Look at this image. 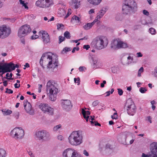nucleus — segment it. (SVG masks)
<instances>
[{
	"instance_id": "e2e57ef3",
	"label": "nucleus",
	"mask_w": 157,
	"mask_h": 157,
	"mask_svg": "<svg viewBox=\"0 0 157 157\" xmlns=\"http://www.w3.org/2000/svg\"><path fill=\"white\" fill-rule=\"evenodd\" d=\"M151 118L150 116H147V117L146 120L148 121H149L150 123H151L152 122L151 120Z\"/></svg>"
},
{
	"instance_id": "338daca9",
	"label": "nucleus",
	"mask_w": 157,
	"mask_h": 157,
	"mask_svg": "<svg viewBox=\"0 0 157 157\" xmlns=\"http://www.w3.org/2000/svg\"><path fill=\"white\" fill-rule=\"evenodd\" d=\"M88 39V36H86L84 37L83 38H81L78 40H86Z\"/></svg>"
},
{
	"instance_id": "f3484780",
	"label": "nucleus",
	"mask_w": 157,
	"mask_h": 157,
	"mask_svg": "<svg viewBox=\"0 0 157 157\" xmlns=\"http://www.w3.org/2000/svg\"><path fill=\"white\" fill-rule=\"evenodd\" d=\"M24 105L25 109L26 112L30 115L34 114V111L32 108V106L30 103L27 100L24 101Z\"/></svg>"
},
{
	"instance_id": "2f4dec72",
	"label": "nucleus",
	"mask_w": 157,
	"mask_h": 157,
	"mask_svg": "<svg viewBox=\"0 0 157 157\" xmlns=\"http://www.w3.org/2000/svg\"><path fill=\"white\" fill-rule=\"evenodd\" d=\"M64 37H65L67 39H70L71 37L70 33L67 31H66L64 33Z\"/></svg>"
},
{
	"instance_id": "de8ad7c7",
	"label": "nucleus",
	"mask_w": 157,
	"mask_h": 157,
	"mask_svg": "<svg viewBox=\"0 0 157 157\" xmlns=\"http://www.w3.org/2000/svg\"><path fill=\"white\" fill-rule=\"evenodd\" d=\"M13 116L15 117L16 119H18L19 117V113L18 112H16L14 113Z\"/></svg>"
},
{
	"instance_id": "aec40b11",
	"label": "nucleus",
	"mask_w": 157,
	"mask_h": 157,
	"mask_svg": "<svg viewBox=\"0 0 157 157\" xmlns=\"http://www.w3.org/2000/svg\"><path fill=\"white\" fill-rule=\"evenodd\" d=\"M82 113L83 115L84 118L86 119V121H88L89 115L90 114V113L88 111H85L84 109H82Z\"/></svg>"
},
{
	"instance_id": "20e7f679",
	"label": "nucleus",
	"mask_w": 157,
	"mask_h": 157,
	"mask_svg": "<svg viewBox=\"0 0 157 157\" xmlns=\"http://www.w3.org/2000/svg\"><path fill=\"white\" fill-rule=\"evenodd\" d=\"M137 8L136 3L133 0H129L123 5L122 10L124 13L128 14L135 12Z\"/></svg>"
},
{
	"instance_id": "4c0bfd02",
	"label": "nucleus",
	"mask_w": 157,
	"mask_h": 157,
	"mask_svg": "<svg viewBox=\"0 0 157 157\" xmlns=\"http://www.w3.org/2000/svg\"><path fill=\"white\" fill-rule=\"evenodd\" d=\"M144 71V68L143 67H141L139 69L138 72V75L139 77L141 76V73Z\"/></svg>"
},
{
	"instance_id": "6e6552de",
	"label": "nucleus",
	"mask_w": 157,
	"mask_h": 157,
	"mask_svg": "<svg viewBox=\"0 0 157 157\" xmlns=\"http://www.w3.org/2000/svg\"><path fill=\"white\" fill-rule=\"evenodd\" d=\"M36 135L39 140H42L43 141H47L51 139L49 133L46 130L38 131L36 132Z\"/></svg>"
},
{
	"instance_id": "e433bc0d",
	"label": "nucleus",
	"mask_w": 157,
	"mask_h": 157,
	"mask_svg": "<svg viewBox=\"0 0 157 157\" xmlns=\"http://www.w3.org/2000/svg\"><path fill=\"white\" fill-rule=\"evenodd\" d=\"M149 32L152 35H154L156 32L155 30L153 28H151L149 29Z\"/></svg>"
},
{
	"instance_id": "ea45409f",
	"label": "nucleus",
	"mask_w": 157,
	"mask_h": 157,
	"mask_svg": "<svg viewBox=\"0 0 157 157\" xmlns=\"http://www.w3.org/2000/svg\"><path fill=\"white\" fill-rule=\"evenodd\" d=\"M147 91V89L145 88L140 87V91L142 93H144Z\"/></svg>"
},
{
	"instance_id": "13d9d810",
	"label": "nucleus",
	"mask_w": 157,
	"mask_h": 157,
	"mask_svg": "<svg viewBox=\"0 0 157 157\" xmlns=\"http://www.w3.org/2000/svg\"><path fill=\"white\" fill-rule=\"evenodd\" d=\"M27 152L29 155L31 156V157H35L34 155L31 151H28Z\"/></svg>"
},
{
	"instance_id": "f257e3e1",
	"label": "nucleus",
	"mask_w": 157,
	"mask_h": 157,
	"mask_svg": "<svg viewBox=\"0 0 157 157\" xmlns=\"http://www.w3.org/2000/svg\"><path fill=\"white\" fill-rule=\"evenodd\" d=\"M83 136L82 132L79 131L72 132L68 137V141L71 145L74 146L80 145L83 143Z\"/></svg>"
},
{
	"instance_id": "052dcab7",
	"label": "nucleus",
	"mask_w": 157,
	"mask_h": 157,
	"mask_svg": "<svg viewBox=\"0 0 157 157\" xmlns=\"http://www.w3.org/2000/svg\"><path fill=\"white\" fill-rule=\"evenodd\" d=\"M39 37V36L36 35H33L31 36V38L32 39H35Z\"/></svg>"
},
{
	"instance_id": "a19ab883",
	"label": "nucleus",
	"mask_w": 157,
	"mask_h": 157,
	"mask_svg": "<svg viewBox=\"0 0 157 157\" xmlns=\"http://www.w3.org/2000/svg\"><path fill=\"white\" fill-rule=\"evenodd\" d=\"M94 116H93V117H92L91 116H90V118L89 117V120L91 122V124H92L93 125V124H94V121H93V120H94Z\"/></svg>"
},
{
	"instance_id": "bb28decb",
	"label": "nucleus",
	"mask_w": 157,
	"mask_h": 157,
	"mask_svg": "<svg viewBox=\"0 0 157 157\" xmlns=\"http://www.w3.org/2000/svg\"><path fill=\"white\" fill-rule=\"evenodd\" d=\"M57 93H50L49 99L52 101H55L56 99Z\"/></svg>"
},
{
	"instance_id": "864d4df0",
	"label": "nucleus",
	"mask_w": 157,
	"mask_h": 157,
	"mask_svg": "<svg viewBox=\"0 0 157 157\" xmlns=\"http://www.w3.org/2000/svg\"><path fill=\"white\" fill-rule=\"evenodd\" d=\"M83 153L87 157L89 156V153L86 150H83Z\"/></svg>"
},
{
	"instance_id": "4be33fe9",
	"label": "nucleus",
	"mask_w": 157,
	"mask_h": 157,
	"mask_svg": "<svg viewBox=\"0 0 157 157\" xmlns=\"http://www.w3.org/2000/svg\"><path fill=\"white\" fill-rule=\"evenodd\" d=\"M106 9L105 8H102L98 13V15L97 16V18H99L100 19L101 18L105 13L106 12Z\"/></svg>"
},
{
	"instance_id": "2eb2a0df",
	"label": "nucleus",
	"mask_w": 157,
	"mask_h": 157,
	"mask_svg": "<svg viewBox=\"0 0 157 157\" xmlns=\"http://www.w3.org/2000/svg\"><path fill=\"white\" fill-rule=\"evenodd\" d=\"M39 35L41 36L44 44H47L50 41V37L48 33L45 31H41L39 33Z\"/></svg>"
},
{
	"instance_id": "c756f323",
	"label": "nucleus",
	"mask_w": 157,
	"mask_h": 157,
	"mask_svg": "<svg viewBox=\"0 0 157 157\" xmlns=\"http://www.w3.org/2000/svg\"><path fill=\"white\" fill-rule=\"evenodd\" d=\"M6 151L3 149H0V157H6Z\"/></svg>"
},
{
	"instance_id": "ddd939ff",
	"label": "nucleus",
	"mask_w": 157,
	"mask_h": 157,
	"mask_svg": "<svg viewBox=\"0 0 157 157\" xmlns=\"http://www.w3.org/2000/svg\"><path fill=\"white\" fill-rule=\"evenodd\" d=\"M53 4L52 0H38L36 3V6L42 8L49 7Z\"/></svg>"
},
{
	"instance_id": "bf43d9fd",
	"label": "nucleus",
	"mask_w": 157,
	"mask_h": 157,
	"mask_svg": "<svg viewBox=\"0 0 157 157\" xmlns=\"http://www.w3.org/2000/svg\"><path fill=\"white\" fill-rule=\"evenodd\" d=\"M79 48L78 47H74L72 50V52L73 53H74L76 50L78 51L79 50Z\"/></svg>"
},
{
	"instance_id": "412c9836",
	"label": "nucleus",
	"mask_w": 157,
	"mask_h": 157,
	"mask_svg": "<svg viewBox=\"0 0 157 157\" xmlns=\"http://www.w3.org/2000/svg\"><path fill=\"white\" fill-rule=\"evenodd\" d=\"M102 0H87V1L90 4L94 6L99 5Z\"/></svg>"
},
{
	"instance_id": "0e129e2a",
	"label": "nucleus",
	"mask_w": 157,
	"mask_h": 157,
	"mask_svg": "<svg viewBox=\"0 0 157 157\" xmlns=\"http://www.w3.org/2000/svg\"><path fill=\"white\" fill-rule=\"evenodd\" d=\"M106 83V81L105 80H104L103 81V83H101V87L102 88H103L104 87V85Z\"/></svg>"
},
{
	"instance_id": "680f3d73",
	"label": "nucleus",
	"mask_w": 157,
	"mask_h": 157,
	"mask_svg": "<svg viewBox=\"0 0 157 157\" xmlns=\"http://www.w3.org/2000/svg\"><path fill=\"white\" fill-rule=\"evenodd\" d=\"M90 48V46L89 45H85L83 46V48L86 49V50H88Z\"/></svg>"
},
{
	"instance_id": "9b49d317",
	"label": "nucleus",
	"mask_w": 157,
	"mask_h": 157,
	"mask_svg": "<svg viewBox=\"0 0 157 157\" xmlns=\"http://www.w3.org/2000/svg\"><path fill=\"white\" fill-rule=\"evenodd\" d=\"M11 33V29L6 25L0 27V38L4 39L8 37Z\"/></svg>"
},
{
	"instance_id": "09e8293b",
	"label": "nucleus",
	"mask_w": 157,
	"mask_h": 157,
	"mask_svg": "<svg viewBox=\"0 0 157 157\" xmlns=\"http://www.w3.org/2000/svg\"><path fill=\"white\" fill-rule=\"evenodd\" d=\"M117 113L116 112L114 113L113 115L111 116V117L113 119H117Z\"/></svg>"
},
{
	"instance_id": "393cba45",
	"label": "nucleus",
	"mask_w": 157,
	"mask_h": 157,
	"mask_svg": "<svg viewBox=\"0 0 157 157\" xmlns=\"http://www.w3.org/2000/svg\"><path fill=\"white\" fill-rule=\"evenodd\" d=\"M118 46L119 47H118V49L120 48H124L128 47L127 44L126 43H124L119 40Z\"/></svg>"
},
{
	"instance_id": "8fccbe9b",
	"label": "nucleus",
	"mask_w": 157,
	"mask_h": 157,
	"mask_svg": "<svg viewBox=\"0 0 157 157\" xmlns=\"http://www.w3.org/2000/svg\"><path fill=\"white\" fill-rule=\"evenodd\" d=\"M99 19L100 18H97V16L96 17L95 19L91 23H90L92 26H93L96 22H97L98 21V19Z\"/></svg>"
},
{
	"instance_id": "5fc2aeb1",
	"label": "nucleus",
	"mask_w": 157,
	"mask_h": 157,
	"mask_svg": "<svg viewBox=\"0 0 157 157\" xmlns=\"http://www.w3.org/2000/svg\"><path fill=\"white\" fill-rule=\"evenodd\" d=\"M57 139L58 140L60 141L63 140L64 139L63 136L61 135L58 136H57Z\"/></svg>"
},
{
	"instance_id": "58836bf2",
	"label": "nucleus",
	"mask_w": 157,
	"mask_h": 157,
	"mask_svg": "<svg viewBox=\"0 0 157 157\" xmlns=\"http://www.w3.org/2000/svg\"><path fill=\"white\" fill-rule=\"evenodd\" d=\"M59 44H60L62 42L64 41L65 40V38L64 37L59 36Z\"/></svg>"
},
{
	"instance_id": "7c9ffc66",
	"label": "nucleus",
	"mask_w": 157,
	"mask_h": 157,
	"mask_svg": "<svg viewBox=\"0 0 157 157\" xmlns=\"http://www.w3.org/2000/svg\"><path fill=\"white\" fill-rule=\"evenodd\" d=\"M90 23H87L83 26V28L86 30H88L90 29L92 27Z\"/></svg>"
},
{
	"instance_id": "473e14b6",
	"label": "nucleus",
	"mask_w": 157,
	"mask_h": 157,
	"mask_svg": "<svg viewBox=\"0 0 157 157\" xmlns=\"http://www.w3.org/2000/svg\"><path fill=\"white\" fill-rule=\"evenodd\" d=\"M71 50V48L66 47L63 49V50L62 51V53H64L70 51Z\"/></svg>"
},
{
	"instance_id": "9d476101",
	"label": "nucleus",
	"mask_w": 157,
	"mask_h": 157,
	"mask_svg": "<svg viewBox=\"0 0 157 157\" xmlns=\"http://www.w3.org/2000/svg\"><path fill=\"white\" fill-rule=\"evenodd\" d=\"M39 107L44 113L49 115H53L54 109L48 104L41 103L39 105Z\"/></svg>"
},
{
	"instance_id": "423d86ee",
	"label": "nucleus",
	"mask_w": 157,
	"mask_h": 157,
	"mask_svg": "<svg viewBox=\"0 0 157 157\" xmlns=\"http://www.w3.org/2000/svg\"><path fill=\"white\" fill-rule=\"evenodd\" d=\"M10 135L16 140H21L24 135V130L21 128H16L11 131Z\"/></svg>"
},
{
	"instance_id": "dca6fc26",
	"label": "nucleus",
	"mask_w": 157,
	"mask_h": 157,
	"mask_svg": "<svg viewBox=\"0 0 157 157\" xmlns=\"http://www.w3.org/2000/svg\"><path fill=\"white\" fill-rule=\"evenodd\" d=\"M61 105L63 108L66 111H69L72 107L71 101L67 99L61 100Z\"/></svg>"
},
{
	"instance_id": "f8f14e48",
	"label": "nucleus",
	"mask_w": 157,
	"mask_h": 157,
	"mask_svg": "<svg viewBox=\"0 0 157 157\" xmlns=\"http://www.w3.org/2000/svg\"><path fill=\"white\" fill-rule=\"evenodd\" d=\"M63 157H82L78 155L74 149L69 148L65 150L63 153Z\"/></svg>"
},
{
	"instance_id": "f03ea898",
	"label": "nucleus",
	"mask_w": 157,
	"mask_h": 157,
	"mask_svg": "<svg viewBox=\"0 0 157 157\" xmlns=\"http://www.w3.org/2000/svg\"><path fill=\"white\" fill-rule=\"evenodd\" d=\"M53 55L52 53L49 52L44 53L42 55V56H44V57L46 58V59H44V61L48 63L47 67L48 69L51 68L54 69L57 68L58 66V57L57 56H55L56 58L54 59L52 57Z\"/></svg>"
},
{
	"instance_id": "39448f33",
	"label": "nucleus",
	"mask_w": 157,
	"mask_h": 157,
	"mask_svg": "<svg viewBox=\"0 0 157 157\" xmlns=\"http://www.w3.org/2000/svg\"><path fill=\"white\" fill-rule=\"evenodd\" d=\"M124 108L126 109L127 113L130 115L133 116L136 112V107L131 98L127 100Z\"/></svg>"
},
{
	"instance_id": "b1692460",
	"label": "nucleus",
	"mask_w": 157,
	"mask_h": 157,
	"mask_svg": "<svg viewBox=\"0 0 157 157\" xmlns=\"http://www.w3.org/2000/svg\"><path fill=\"white\" fill-rule=\"evenodd\" d=\"M127 54H126L124 55L122 57L121 59V62L124 65H128L130 63L129 61H128L127 59Z\"/></svg>"
},
{
	"instance_id": "a18cd8bd",
	"label": "nucleus",
	"mask_w": 157,
	"mask_h": 157,
	"mask_svg": "<svg viewBox=\"0 0 157 157\" xmlns=\"http://www.w3.org/2000/svg\"><path fill=\"white\" fill-rule=\"evenodd\" d=\"M117 90H118V94L121 96V95H122V94H123V91L121 89H117Z\"/></svg>"
},
{
	"instance_id": "c9c22d12",
	"label": "nucleus",
	"mask_w": 157,
	"mask_h": 157,
	"mask_svg": "<svg viewBox=\"0 0 157 157\" xmlns=\"http://www.w3.org/2000/svg\"><path fill=\"white\" fill-rule=\"evenodd\" d=\"M153 155H151V154L150 153V152H149V154L147 155L145 154L144 153H143L142 154V155L141 156L142 157H153Z\"/></svg>"
},
{
	"instance_id": "c85d7f7f",
	"label": "nucleus",
	"mask_w": 157,
	"mask_h": 157,
	"mask_svg": "<svg viewBox=\"0 0 157 157\" xmlns=\"http://www.w3.org/2000/svg\"><path fill=\"white\" fill-rule=\"evenodd\" d=\"M2 111L4 116L10 115L12 113V111L9 109L6 110V109H3L2 110Z\"/></svg>"
},
{
	"instance_id": "0eeeda50",
	"label": "nucleus",
	"mask_w": 157,
	"mask_h": 157,
	"mask_svg": "<svg viewBox=\"0 0 157 157\" xmlns=\"http://www.w3.org/2000/svg\"><path fill=\"white\" fill-rule=\"evenodd\" d=\"M31 29L29 25L25 24L21 26L19 29L18 32V36L20 38L25 37L29 33Z\"/></svg>"
},
{
	"instance_id": "cd10ccee",
	"label": "nucleus",
	"mask_w": 157,
	"mask_h": 157,
	"mask_svg": "<svg viewBox=\"0 0 157 157\" xmlns=\"http://www.w3.org/2000/svg\"><path fill=\"white\" fill-rule=\"evenodd\" d=\"M71 22L76 21L77 23H79L80 21V18L76 16H74L71 19Z\"/></svg>"
},
{
	"instance_id": "6ab92c4d",
	"label": "nucleus",
	"mask_w": 157,
	"mask_h": 157,
	"mask_svg": "<svg viewBox=\"0 0 157 157\" xmlns=\"http://www.w3.org/2000/svg\"><path fill=\"white\" fill-rule=\"evenodd\" d=\"M119 39H114L113 40L111 43V48L115 49H117L118 46Z\"/></svg>"
},
{
	"instance_id": "5701e85b",
	"label": "nucleus",
	"mask_w": 157,
	"mask_h": 157,
	"mask_svg": "<svg viewBox=\"0 0 157 157\" xmlns=\"http://www.w3.org/2000/svg\"><path fill=\"white\" fill-rule=\"evenodd\" d=\"M80 1L76 0H73L72 1V6L75 9L78 8L79 6Z\"/></svg>"
},
{
	"instance_id": "37998d69",
	"label": "nucleus",
	"mask_w": 157,
	"mask_h": 157,
	"mask_svg": "<svg viewBox=\"0 0 157 157\" xmlns=\"http://www.w3.org/2000/svg\"><path fill=\"white\" fill-rule=\"evenodd\" d=\"M99 103V102L98 100H96L93 102L92 105L94 107L97 105Z\"/></svg>"
},
{
	"instance_id": "6e6d98bb",
	"label": "nucleus",
	"mask_w": 157,
	"mask_h": 157,
	"mask_svg": "<svg viewBox=\"0 0 157 157\" xmlns=\"http://www.w3.org/2000/svg\"><path fill=\"white\" fill-rule=\"evenodd\" d=\"M116 19L117 21H119L121 19V15L119 14H117L116 17Z\"/></svg>"
},
{
	"instance_id": "72a5a7b5",
	"label": "nucleus",
	"mask_w": 157,
	"mask_h": 157,
	"mask_svg": "<svg viewBox=\"0 0 157 157\" xmlns=\"http://www.w3.org/2000/svg\"><path fill=\"white\" fill-rule=\"evenodd\" d=\"M61 125L59 124L55 126L53 128V131L56 132L61 127Z\"/></svg>"
},
{
	"instance_id": "49530a36",
	"label": "nucleus",
	"mask_w": 157,
	"mask_h": 157,
	"mask_svg": "<svg viewBox=\"0 0 157 157\" xmlns=\"http://www.w3.org/2000/svg\"><path fill=\"white\" fill-rule=\"evenodd\" d=\"M6 91L5 92L6 93H8L9 94H12L13 93V91L10 89L6 88Z\"/></svg>"
},
{
	"instance_id": "f704fd0d",
	"label": "nucleus",
	"mask_w": 157,
	"mask_h": 157,
	"mask_svg": "<svg viewBox=\"0 0 157 157\" xmlns=\"http://www.w3.org/2000/svg\"><path fill=\"white\" fill-rule=\"evenodd\" d=\"M44 56H42L40 59V63L41 66H42L43 68H44L43 66V61H44V59H46V58L44 57Z\"/></svg>"
},
{
	"instance_id": "3c124183",
	"label": "nucleus",
	"mask_w": 157,
	"mask_h": 157,
	"mask_svg": "<svg viewBox=\"0 0 157 157\" xmlns=\"http://www.w3.org/2000/svg\"><path fill=\"white\" fill-rule=\"evenodd\" d=\"M99 19L100 18H97V16L96 17L95 19L91 23H90L92 26H93L96 22H97L98 21V19Z\"/></svg>"
},
{
	"instance_id": "a878e982",
	"label": "nucleus",
	"mask_w": 157,
	"mask_h": 157,
	"mask_svg": "<svg viewBox=\"0 0 157 157\" xmlns=\"http://www.w3.org/2000/svg\"><path fill=\"white\" fill-rule=\"evenodd\" d=\"M66 14V11L63 9L60 8L59 9L58 14L59 16L62 17Z\"/></svg>"
},
{
	"instance_id": "69168bd1",
	"label": "nucleus",
	"mask_w": 157,
	"mask_h": 157,
	"mask_svg": "<svg viewBox=\"0 0 157 157\" xmlns=\"http://www.w3.org/2000/svg\"><path fill=\"white\" fill-rule=\"evenodd\" d=\"M57 29H59L62 27H63L64 25L62 24H57Z\"/></svg>"
},
{
	"instance_id": "79ce46f5",
	"label": "nucleus",
	"mask_w": 157,
	"mask_h": 157,
	"mask_svg": "<svg viewBox=\"0 0 157 157\" xmlns=\"http://www.w3.org/2000/svg\"><path fill=\"white\" fill-rule=\"evenodd\" d=\"M111 70L113 73H115L117 72V68L115 67H112Z\"/></svg>"
},
{
	"instance_id": "7ed1b4c3",
	"label": "nucleus",
	"mask_w": 157,
	"mask_h": 157,
	"mask_svg": "<svg viewBox=\"0 0 157 157\" xmlns=\"http://www.w3.org/2000/svg\"><path fill=\"white\" fill-rule=\"evenodd\" d=\"M108 43V40L106 38L98 36L93 39L92 44L95 48L100 50L107 46Z\"/></svg>"
},
{
	"instance_id": "c03bdc74",
	"label": "nucleus",
	"mask_w": 157,
	"mask_h": 157,
	"mask_svg": "<svg viewBox=\"0 0 157 157\" xmlns=\"http://www.w3.org/2000/svg\"><path fill=\"white\" fill-rule=\"evenodd\" d=\"M141 27L140 25H134L133 27V29L134 30H137L139 29Z\"/></svg>"
},
{
	"instance_id": "603ef678",
	"label": "nucleus",
	"mask_w": 157,
	"mask_h": 157,
	"mask_svg": "<svg viewBox=\"0 0 157 157\" xmlns=\"http://www.w3.org/2000/svg\"><path fill=\"white\" fill-rule=\"evenodd\" d=\"M143 13L144 15L146 16H148L149 14V12L145 10H143Z\"/></svg>"
},
{
	"instance_id": "1a4fd4ad",
	"label": "nucleus",
	"mask_w": 157,
	"mask_h": 157,
	"mask_svg": "<svg viewBox=\"0 0 157 157\" xmlns=\"http://www.w3.org/2000/svg\"><path fill=\"white\" fill-rule=\"evenodd\" d=\"M15 69L14 64L10 63H5L3 65H1L0 64V73L2 72L1 76L2 75L6 72H10Z\"/></svg>"
},
{
	"instance_id": "774afa93",
	"label": "nucleus",
	"mask_w": 157,
	"mask_h": 157,
	"mask_svg": "<svg viewBox=\"0 0 157 157\" xmlns=\"http://www.w3.org/2000/svg\"><path fill=\"white\" fill-rule=\"evenodd\" d=\"M20 84H18L17 83H16L14 84V87L16 88H18L20 87Z\"/></svg>"
},
{
	"instance_id": "a211bd4d",
	"label": "nucleus",
	"mask_w": 157,
	"mask_h": 157,
	"mask_svg": "<svg viewBox=\"0 0 157 157\" xmlns=\"http://www.w3.org/2000/svg\"><path fill=\"white\" fill-rule=\"evenodd\" d=\"M150 151L153 157H157V143L153 142L151 144Z\"/></svg>"
},
{
	"instance_id": "4468645a",
	"label": "nucleus",
	"mask_w": 157,
	"mask_h": 157,
	"mask_svg": "<svg viewBox=\"0 0 157 157\" xmlns=\"http://www.w3.org/2000/svg\"><path fill=\"white\" fill-rule=\"evenodd\" d=\"M56 83L53 81H49L46 85V90L49 91V93H58V89L56 86Z\"/></svg>"
},
{
	"instance_id": "4d7b16f0",
	"label": "nucleus",
	"mask_w": 157,
	"mask_h": 157,
	"mask_svg": "<svg viewBox=\"0 0 157 157\" xmlns=\"http://www.w3.org/2000/svg\"><path fill=\"white\" fill-rule=\"evenodd\" d=\"M105 148L106 149H108L109 148V149H113L112 146L110 144H107L106 145V146H105Z\"/></svg>"
}]
</instances>
